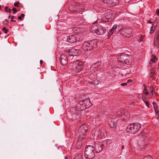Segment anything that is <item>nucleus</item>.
Masks as SVG:
<instances>
[{"mask_svg": "<svg viewBox=\"0 0 159 159\" xmlns=\"http://www.w3.org/2000/svg\"><path fill=\"white\" fill-rule=\"evenodd\" d=\"M143 87L144 88V89H147V87H146V85L143 84Z\"/></svg>", "mask_w": 159, "mask_h": 159, "instance_id": "nucleus-45", "label": "nucleus"}, {"mask_svg": "<svg viewBox=\"0 0 159 159\" xmlns=\"http://www.w3.org/2000/svg\"><path fill=\"white\" fill-rule=\"evenodd\" d=\"M156 12L158 16L159 15V9H157L156 10Z\"/></svg>", "mask_w": 159, "mask_h": 159, "instance_id": "nucleus-40", "label": "nucleus"}, {"mask_svg": "<svg viewBox=\"0 0 159 159\" xmlns=\"http://www.w3.org/2000/svg\"><path fill=\"white\" fill-rule=\"evenodd\" d=\"M150 92L152 93V95H153V93H155V91L153 87L152 86L150 87Z\"/></svg>", "mask_w": 159, "mask_h": 159, "instance_id": "nucleus-28", "label": "nucleus"}, {"mask_svg": "<svg viewBox=\"0 0 159 159\" xmlns=\"http://www.w3.org/2000/svg\"><path fill=\"white\" fill-rule=\"evenodd\" d=\"M78 35H76V34H72L69 35L67 39V41L71 43H73L76 42L77 41V37Z\"/></svg>", "mask_w": 159, "mask_h": 159, "instance_id": "nucleus-14", "label": "nucleus"}, {"mask_svg": "<svg viewBox=\"0 0 159 159\" xmlns=\"http://www.w3.org/2000/svg\"><path fill=\"white\" fill-rule=\"evenodd\" d=\"M116 17L111 11H108L105 13L102 17V20L104 22L111 21Z\"/></svg>", "mask_w": 159, "mask_h": 159, "instance_id": "nucleus-6", "label": "nucleus"}, {"mask_svg": "<svg viewBox=\"0 0 159 159\" xmlns=\"http://www.w3.org/2000/svg\"><path fill=\"white\" fill-rule=\"evenodd\" d=\"M102 2L104 3L107 4V6L112 5L114 6L115 5H117L118 3V0H103Z\"/></svg>", "mask_w": 159, "mask_h": 159, "instance_id": "nucleus-15", "label": "nucleus"}, {"mask_svg": "<svg viewBox=\"0 0 159 159\" xmlns=\"http://www.w3.org/2000/svg\"><path fill=\"white\" fill-rule=\"evenodd\" d=\"M129 58V57L126 55H121L118 58V61L121 63L123 64L126 58Z\"/></svg>", "mask_w": 159, "mask_h": 159, "instance_id": "nucleus-19", "label": "nucleus"}, {"mask_svg": "<svg viewBox=\"0 0 159 159\" xmlns=\"http://www.w3.org/2000/svg\"><path fill=\"white\" fill-rule=\"evenodd\" d=\"M14 17H15L14 16H12L11 17V22H16V20H13V19H14Z\"/></svg>", "mask_w": 159, "mask_h": 159, "instance_id": "nucleus-36", "label": "nucleus"}, {"mask_svg": "<svg viewBox=\"0 0 159 159\" xmlns=\"http://www.w3.org/2000/svg\"><path fill=\"white\" fill-rule=\"evenodd\" d=\"M97 43L96 39L85 41L83 43L82 48L84 51H90L97 47Z\"/></svg>", "mask_w": 159, "mask_h": 159, "instance_id": "nucleus-2", "label": "nucleus"}, {"mask_svg": "<svg viewBox=\"0 0 159 159\" xmlns=\"http://www.w3.org/2000/svg\"><path fill=\"white\" fill-rule=\"evenodd\" d=\"M98 136L99 139H103L107 136V132L104 128L99 129L97 131Z\"/></svg>", "mask_w": 159, "mask_h": 159, "instance_id": "nucleus-8", "label": "nucleus"}, {"mask_svg": "<svg viewBox=\"0 0 159 159\" xmlns=\"http://www.w3.org/2000/svg\"><path fill=\"white\" fill-rule=\"evenodd\" d=\"M43 61L42 60H40V64H42L43 63Z\"/></svg>", "mask_w": 159, "mask_h": 159, "instance_id": "nucleus-46", "label": "nucleus"}, {"mask_svg": "<svg viewBox=\"0 0 159 159\" xmlns=\"http://www.w3.org/2000/svg\"><path fill=\"white\" fill-rule=\"evenodd\" d=\"M60 61L61 64L63 66L66 65L68 62V59L65 54H62L60 56Z\"/></svg>", "mask_w": 159, "mask_h": 159, "instance_id": "nucleus-16", "label": "nucleus"}, {"mask_svg": "<svg viewBox=\"0 0 159 159\" xmlns=\"http://www.w3.org/2000/svg\"><path fill=\"white\" fill-rule=\"evenodd\" d=\"M99 64L98 62L95 63L93 64L90 67V69L89 70L88 75L93 74L95 75L96 71L97 70V68L99 66Z\"/></svg>", "mask_w": 159, "mask_h": 159, "instance_id": "nucleus-10", "label": "nucleus"}, {"mask_svg": "<svg viewBox=\"0 0 159 159\" xmlns=\"http://www.w3.org/2000/svg\"><path fill=\"white\" fill-rule=\"evenodd\" d=\"M157 25H154L152 24V26L150 28V31L149 33L151 34H152L155 31Z\"/></svg>", "mask_w": 159, "mask_h": 159, "instance_id": "nucleus-21", "label": "nucleus"}, {"mask_svg": "<svg viewBox=\"0 0 159 159\" xmlns=\"http://www.w3.org/2000/svg\"><path fill=\"white\" fill-rule=\"evenodd\" d=\"M157 60L156 57L154 55H152V58L151 59L150 61L152 62H155Z\"/></svg>", "mask_w": 159, "mask_h": 159, "instance_id": "nucleus-26", "label": "nucleus"}, {"mask_svg": "<svg viewBox=\"0 0 159 159\" xmlns=\"http://www.w3.org/2000/svg\"><path fill=\"white\" fill-rule=\"evenodd\" d=\"M8 7H6L5 8V11L7 12H9V13H11V11L10 10V9H8Z\"/></svg>", "mask_w": 159, "mask_h": 159, "instance_id": "nucleus-32", "label": "nucleus"}, {"mask_svg": "<svg viewBox=\"0 0 159 159\" xmlns=\"http://www.w3.org/2000/svg\"><path fill=\"white\" fill-rule=\"evenodd\" d=\"M71 62L72 63L70 68L71 73L75 75H77L82 70L83 67L84 62L82 61L76 60L74 62L71 61Z\"/></svg>", "mask_w": 159, "mask_h": 159, "instance_id": "nucleus-1", "label": "nucleus"}, {"mask_svg": "<svg viewBox=\"0 0 159 159\" xmlns=\"http://www.w3.org/2000/svg\"><path fill=\"white\" fill-rule=\"evenodd\" d=\"M95 121L96 122L97 121H98V118L97 117L95 118Z\"/></svg>", "mask_w": 159, "mask_h": 159, "instance_id": "nucleus-43", "label": "nucleus"}, {"mask_svg": "<svg viewBox=\"0 0 159 159\" xmlns=\"http://www.w3.org/2000/svg\"><path fill=\"white\" fill-rule=\"evenodd\" d=\"M116 119V117L115 115L111 116L108 120L109 124L110 126L112 128L116 127L117 125V122L114 121Z\"/></svg>", "mask_w": 159, "mask_h": 159, "instance_id": "nucleus-11", "label": "nucleus"}, {"mask_svg": "<svg viewBox=\"0 0 159 159\" xmlns=\"http://www.w3.org/2000/svg\"><path fill=\"white\" fill-rule=\"evenodd\" d=\"M12 10L13 11V14H15L17 12V11L16 10V9L15 8H13L12 9Z\"/></svg>", "mask_w": 159, "mask_h": 159, "instance_id": "nucleus-34", "label": "nucleus"}, {"mask_svg": "<svg viewBox=\"0 0 159 159\" xmlns=\"http://www.w3.org/2000/svg\"><path fill=\"white\" fill-rule=\"evenodd\" d=\"M132 33L131 29L128 27H125L122 26V29L121 30V34L125 37Z\"/></svg>", "mask_w": 159, "mask_h": 159, "instance_id": "nucleus-12", "label": "nucleus"}, {"mask_svg": "<svg viewBox=\"0 0 159 159\" xmlns=\"http://www.w3.org/2000/svg\"><path fill=\"white\" fill-rule=\"evenodd\" d=\"M148 22V23H151H151H152V22L151 21H149Z\"/></svg>", "mask_w": 159, "mask_h": 159, "instance_id": "nucleus-48", "label": "nucleus"}, {"mask_svg": "<svg viewBox=\"0 0 159 159\" xmlns=\"http://www.w3.org/2000/svg\"><path fill=\"white\" fill-rule=\"evenodd\" d=\"M75 5L76 7H75L74 8V10L75 11L77 9V8H79L81 9H83V5L81 4H75Z\"/></svg>", "mask_w": 159, "mask_h": 159, "instance_id": "nucleus-23", "label": "nucleus"}, {"mask_svg": "<svg viewBox=\"0 0 159 159\" xmlns=\"http://www.w3.org/2000/svg\"><path fill=\"white\" fill-rule=\"evenodd\" d=\"M124 112H123V110L122 109H120V110L116 112V114L117 116H123V114Z\"/></svg>", "mask_w": 159, "mask_h": 159, "instance_id": "nucleus-25", "label": "nucleus"}, {"mask_svg": "<svg viewBox=\"0 0 159 159\" xmlns=\"http://www.w3.org/2000/svg\"><path fill=\"white\" fill-rule=\"evenodd\" d=\"M124 116V119L125 121H128L130 118V114H128V113H124L123 114Z\"/></svg>", "mask_w": 159, "mask_h": 159, "instance_id": "nucleus-22", "label": "nucleus"}, {"mask_svg": "<svg viewBox=\"0 0 159 159\" xmlns=\"http://www.w3.org/2000/svg\"><path fill=\"white\" fill-rule=\"evenodd\" d=\"M106 28L100 25H98L95 30V33L99 35H103L106 33Z\"/></svg>", "mask_w": 159, "mask_h": 159, "instance_id": "nucleus-9", "label": "nucleus"}, {"mask_svg": "<svg viewBox=\"0 0 159 159\" xmlns=\"http://www.w3.org/2000/svg\"><path fill=\"white\" fill-rule=\"evenodd\" d=\"M5 21L7 23L8 22V20H5Z\"/></svg>", "mask_w": 159, "mask_h": 159, "instance_id": "nucleus-47", "label": "nucleus"}, {"mask_svg": "<svg viewBox=\"0 0 159 159\" xmlns=\"http://www.w3.org/2000/svg\"><path fill=\"white\" fill-rule=\"evenodd\" d=\"M132 82V80H131V79L128 80L127 81V82L128 83L131 82Z\"/></svg>", "mask_w": 159, "mask_h": 159, "instance_id": "nucleus-42", "label": "nucleus"}, {"mask_svg": "<svg viewBox=\"0 0 159 159\" xmlns=\"http://www.w3.org/2000/svg\"><path fill=\"white\" fill-rule=\"evenodd\" d=\"M143 93L145 94L146 95H148V92L147 90V89H144L143 91Z\"/></svg>", "mask_w": 159, "mask_h": 159, "instance_id": "nucleus-29", "label": "nucleus"}, {"mask_svg": "<svg viewBox=\"0 0 159 159\" xmlns=\"http://www.w3.org/2000/svg\"><path fill=\"white\" fill-rule=\"evenodd\" d=\"M19 4H20V3L19 2H15V3H14V5L16 7H18L19 6H18V5Z\"/></svg>", "mask_w": 159, "mask_h": 159, "instance_id": "nucleus-35", "label": "nucleus"}, {"mask_svg": "<svg viewBox=\"0 0 159 159\" xmlns=\"http://www.w3.org/2000/svg\"><path fill=\"white\" fill-rule=\"evenodd\" d=\"M143 159H152V157L149 155L144 157Z\"/></svg>", "mask_w": 159, "mask_h": 159, "instance_id": "nucleus-30", "label": "nucleus"}, {"mask_svg": "<svg viewBox=\"0 0 159 159\" xmlns=\"http://www.w3.org/2000/svg\"><path fill=\"white\" fill-rule=\"evenodd\" d=\"M127 83H122L121 84V86H126V85H127Z\"/></svg>", "mask_w": 159, "mask_h": 159, "instance_id": "nucleus-39", "label": "nucleus"}, {"mask_svg": "<svg viewBox=\"0 0 159 159\" xmlns=\"http://www.w3.org/2000/svg\"><path fill=\"white\" fill-rule=\"evenodd\" d=\"M25 16V15L24 14H22L20 16L18 17V18L20 20H22V17H24Z\"/></svg>", "mask_w": 159, "mask_h": 159, "instance_id": "nucleus-31", "label": "nucleus"}, {"mask_svg": "<svg viewBox=\"0 0 159 159\" xmlns=\"http://www.w3.org/2000/svg\"><path fill=\"white\" fill-rule=\"evenodd\" d=\"M65 159H67V156L65 157Z\"/></svg>", "mask_w": 159, "mask_h": 159, "instance_id": "nucleus-49", "label": "nucleus"}, {"mask_svg": "<svg viewBox=\"0 0 159 159\" xmlns=\"http://www.w3.org/2000/svg\"><path fill=\"white\" fill-rule=\"evenodd\" d=\"M94 147L91 145H87L85 148V157L86 159H92L95 157Z\"/></svg>", "mask_w": 159, "mask_h": 159, "instance_id": "nucleus-3", "label": "nucleus"}, {"mask_svg": "<svg viewBox=\"0 0 159 159\" xmlns=\"http://www.w3.org/2000/svg\"><path fill=\"white\" fill-rule=\"evenodd\" d=\"M122 25H114L112 28L110 30V31L108 33V36L109 37L111 36L113 33L117 34L119 31L121 34V30L122 29Z\"/></svg>", "mask_w": 159, "mask_h": 159, "instance_id": "nucleus-7", "label": "nucleus"}, {"mask_svg": "<svg viewBox=\"0 0 159 159\" xmlns=\"http://www.w3.org/2000/svg\"><path fill=\"white\" fill-rule=\"evenodd\" d=\"M157 39L159 42V34L157 36Z\"/></svg>", "mask_w": 159, "mask_h": 159, "instance_id": "nucleus-44", "label": "nucleus"}, {"mask_svg": "<svg viewBox=\"0 0 159 159\" xmlns=\"http://www.w3.org/2000/svg\"><path fill=\"white\" fill-rule=\"evenodd\" d=\"M145 102V104H146V106L148 107H149V103L148 102H147V101Z\"/></svg>", "mask_w": 159, "mask_h": 159, "instance_id": "nucleus-38", "label": "nucleus"}, {"mask_svg": "<svg viewBox=\"0 0 159 159\" xmlns=\"http://www.w3.org/2000/svg\"><path fill=\"white\" fill-rule=\"evenodd\" d=\"M95 150L97 153H99L103 149V145L98 143H96L95 144Z\"/></svg>", "mask_w": 159, "mask_h": 159, "instance_id": "nucleus-18", "label": "nucleus"}, {"mask_svg": "<svg viewBox=\"0 0 159 159\" xmlns=\"http://www.w3.org/2000/svg\"><path fill=\"white\" fill-rule=\"evenodd\" d=\"M83 103L84 104V105L86 107H89L92 105V104L90 102V99H86L83 101L82 102H80L79 103V104L83 105Z\"/></svg>", "mask_w": 159, "mask_h": 159, "instance_id": "nucleus-17", "label": "nucleus"}, {"mask_svg": "<svg viewBox=\"0 0 159 159\" xmlns=\"http://www.w3.org/2000/svg\"><path fill=\"white\" fill-rule=\"evenodd\" d=\"M78 50H75L74 49L68 50V51L67 52V53L69 56V59H72L74 57L78 56Z\"/></svg>", "mask_w": 159, "mask_h": 159, "instance_id": "nucleus-13", "label": "nucleus"}, {"mask_svg": "<svg viewBox=\"0 0 159 159\" xmlns=\"http://www.w3.org/2000/svg\"><path fill=\"white\" fill-rule=\"evenodd\" d=\"M88 125L86 124L82 125L79 128L78 132L79 135V140L77 143L78 144L79 143L81 139L83 140L85 139V136L88 131Z\"/></svg>", "mask_w": 159, "mask_h": 159, "instance_id": "nucleus-5", "label": "nucleus"}, {"mask_svg": "<svg viewBox=\"0 0 159 159\" xmlns=\"http://www.w3.org/2000/svg\"><path fill=\"white\" fill-rule=\"evenodd\" d=\"M153 105L154 108L155 110V112H156V113L157 114V113L156 112V110H157V109L156 107H155V105H156V103L155 102H153Z\"/></svg>", "mask_w": 159, "mask_h": 159, "instance_id": "nucleus-37", "label": "nucleus"}, {"mask_svg": "<svg viewBox=\"0 0 159 159\" xmlns=\"http://www.w3.org/2000/svg\"><path fill=\"white\" fill-rule=\"evenodd\" d=\"M2 30L5 34H7L8 31V30H7L6 28L4 27L3 28Z\"/></svg>", "mask_w": 159, "mask_h": 159, "instance_id": "nucleus-33", "label": "nucleus"}, {"mask_svg": "<svg viewBox=\"0 0 159 159\" xmlns=\"http://www.w3.org/2000/svg\"><path fill=\"white\" fill-rule=\"evenodd\" d=\"M111 143V140L110 139H107L106 140L103 142V143L101 144V145H103V147H106L107 146V144H109Z\"/></svg>", "mask_w": 159, "mask_h": 159, "instance_id": "nucleus-24", "label": "nucleus"}, {"mask_svg": "<svg viewBox=\"0 0 159 159\" xmlns=\"http://www.w3.org/2000/svg\"><path fill=\"white\" fill-rule=\"evenodd\" d=\"M129 58H126V59L125 61V62L123 63V64H125L127 65H129L131 63L130 61L129 60Z\"/></svg>", "mask_w": 159, "mask_h": 159, "instance_id": "nucleus-27", "label": "nucleus"}, {"mask_svg": "<svg viewBox=\"0 0 159 159\" xmlns=\"http://www.w3.org/2000/svg\"><path fill=\"white\" fill-rule=\"evenodd\" d=\"M141 127V125L138 123L130 124L127 126L126 129L129 133L135 134L139 130Z\"/></svg>", "mask_w": 159, "mask_h": 159, "instance_id": "nucleus-4", "label": "nucleus"}, {"mask_svg": "<svg viewBox=\"0 0 159 159\" xmlns=\"http://www.w3.org/2000/svg\"><path fill=\"white\" fill-rule=\"evenodd\" d=\"M11 17V15H9V16H8V18L9 19H10Z\"/></svg>", "mask_w": 159, "mask_h": 159, "instance_id": "nucleus-50", "label": "nucleus"}, {"mask_svg": "<svg viewBox=\"0 0 159 159\" xmlns=\"http://www.w3.org/2000/svg\"><path fill=\"white\" fill-rule=\"evenodd\" d=\"M76 35H78L77 37V39H78V40H77L78 42L82 41L85 37L84 34L82 33H80L79 34H76Z\"/></svg>", "mask_w": 159, "mask_h": 159, "instance_id": "nucleus-20", "label": "nucleus"}, {"mask_svg": "<svg viewBox=\"0 0 159 159\" xmlns=\"http://www.w3.org/2000/svg\"><path fill=\"white\" fill-rule=\"evenodd\" d=\"M143 39L142 37L141 38L139 39L138 41L139 42H141L143 41Z\"/></svg>", "mask_w": 159, "mask_h": 159, "instance_id": "nucleus-41", "label": "nucleus"}]
</instances>
